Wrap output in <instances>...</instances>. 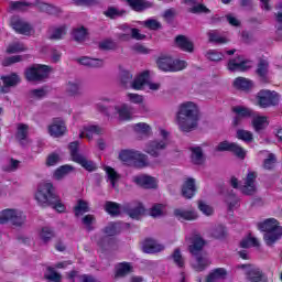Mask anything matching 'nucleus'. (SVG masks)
Wrapping results in <instances>:
<instances>
[{
	"label": "nucleus",
	"instance_id": "nucleus-1",
	"mask_svg": "<svg viewBox=\"0 0 282 282\" xmlns=\"http://www.w3.org/2000/svg\"><path fill=\"white\" fill-rule=\"evenodd\" d=\"M176 121L181 131L191 133L193 129H197L199 108L193 101L182 104L176 115Z\"/></svg>",
	"mask_w": 282,
	"mask_h": 282
},
{
	"label": "nucleus",
	"instance_id": "nucleus-2",
	"mask_svg": "<svg viewBox=\"0 0 282 282\" xmlns=\"http://www.w3.org/2000/svg\"><path fill=\"white\" fill-rule=\"evenodd\" d=\"M35 199L42 208L52 206V208L57 213H65L66 210L65 204L61 202V196L56 194V189L52 183L41 184L35 193Z\"/></svg>",
	"mask_w": 282,
	"mask_h": 282
},
{
	"label": "nucleus",
	"instance_id": "nucleus-3",
	"mask_svg": "<svg viewBox=\"0 0 282 282\" xmlns=\"http://www.w3.org/2000/svg\"><path fill=\"white\" fill-rule=\"evenodd\" d=\"M204 246H206V240L202 238V235L195 234L191 238L188 252L192 257L196 258V264L194 265V270H196V272H204V270L210 265V260H208L206 254H204Z\"/></svg>",
	"mask_w": 282,
	"mask_h": 282
},
{
	"label": "nucleus",
	"instance_id": "nucleus-4",
	"mask_svg": "<svg viewBox=\"0 0 282 282\" xmlns=\"http://www.w3.org/2000/svg\"><path fill=\"white\" fill-rule=\"evenodd\" d=\"M258 230L264 232L263 239L267 246H274L282 237L281 223L276 218H268L258 224Z\"/></svg>",
	"mask_w": 282,
	"mask_h": 282
},
{
	"label": "nucleus",
	"instance_id": "nucleus-5",
	"mask_svg": "<svg viewBox=\"0 0 282 282\" xmlns=\"http://www.w3.org/2000/svg\"><path fill=\"white\" fill-rule=\"evenodd\" d=\"M119 160L127 164L128 166H132V169H147L150 166L149 156L137 150H121L119 152Z\"/></svg>",
	"mask_w": 282,
	"mask_h": 282
},
{
	"label": "nucleus",
	"instance_id": "nucleus-6",
	"mask_svg": "<svg viewBox=\"0 0 282 282\" xmlns=\"http://www.w3.org/2000/svg\"><path fill=\"white\" fill-rule=\"evenodd\" d=\"M11 10H23V8H37L40 12H45L46 14H61L63 11L61 8L36 0L35 2L26 1H15L10 3Z\"/></svg>",
	"mask_w": 282,
	"mask_h": 282
},
{
	"label": "nucleus",
	"instance_id": "nucleus-7",
	"mask_svg": "<svg viewBox=\"0 0 282 282\" xmlns=\"http://www.w3.org/2000/svg\"><path fill=\"white\" fill-rule=\"evenodd\" d=\"M79 147H80V143L78 141H73L68 145L73 162H76V164H79V166L85 169V171H88V173H94V171L98 170V166L94 161L87 160L85 155L78 153Z\"/></svg>",
	"mask_w": 282,
	"mask_h": 282
},
{
	"label": "nucleus",
	"instance_id": "nucleus-8",
	"mask_svg": "<svg viewBox=\"0 0 282 282\" xmlns=\"http://www.w3.org/2000/svg\"><path fill=\"white\" fill-rule=\"evenodd\" d=\"M120 223H109L108 226L104 228V232L107 236L101 237L98 240V246L102 250H107V248H113L116 246V235L120 232Z\"/></svg>",
	"mask_w": 282,
	"mask_h": 282
},
{
	"label": "nucleus",
	"instance_id": "nucleus-9",
	"mask_svg": "<svg viewBox=\"0 0 282 282\" xmlns=\"http://www.w3.org/2000/svg\"><path fill=\"white\" fill-rule=\"evenodd\" d=\"M50 76V66L33 64L24 72V77L29 83H41Z\"/></svg>",
	"mask_w": 282,
	"mask_h": 282
},
{
	"label": "nucleus",
	"instance_id": "nucleus-10",
	"mask_svg": "<svg viewBox=\"0 0 282 282\" xmlns=\"http://www.w3.org/2000/svg\"><path fill=\"white\" fill-rule=\"evenodd\" d=\"M260 109H269V107H276L279 105V93L269 89H261L256 96Z\"/></svg>",
	"mask_w": 282,
	"mask_h": 282
},
{
	"label": "nucleus",
	"instance_id": "nucleus-11",
	"mask_svg": "<svg viewBox=\"0 0 282 282\" xmlns=\"http://www.w3.org/2000/svg\"><path fill=\"white\" fill-rule=\"evenodd\" d=\"M156 65L161 72H182L186 69V61L173 59L170 56H161L156 59Z\"/></svg>",
	"mask_w": 282,
	"mask_h": 282
},
{
	"label": "nucleus",
	"instance_id": "nucleus-12",
	"mask_svg": "<svg viewBox=\"0 0 282 282\" xmlns=\"http://www.w3.org/2000/svg\"><path fill=\"white\" fill-rule=\"evenodd\" d=\"M25 214L17 209H3L0 214V224H8L10 221L12 226L21 227L25 224Z\"/></svg>",
	"mask_w": 282,
	"mask_h": 282
},
{
	"label": "nucleus",
	"instance_id": "nucleus-13",
	"mask_svg": "<svg viewBox=\"0 0 282 282\" xmlns=\"http://www.w3.org/2000/svg\"><path fill=\"white\" fill-rule=\"evenodd\" d=\"M161 137L163 140L161 141H151L147 147V153L152 158H159L160 151H164L166 149V140L169 139V131L161 129L160 130Z\"/></svg>",
	"mask_w": 282,
	"mask_h": 282
},
{
	"label": "nucleus",
	"instance_id": "nucleus-14",
	"mask_svg": "<svg viewBox=\"0 0 282 282\" xmlns=\"http://www.w3.org/2000/svg\"><path fill=\"white\" fill-rule=\"evenodd\" d=\"M254 74L262 85H270V62L265 58H259Z\"/></svg>",
	"mask_w": 282,
	"mask_h": 282
},
{
	"label": "nucleus",
	"instance_id": "nucleus-15",
	"mask_svg": "<svg viewBox=\"0 0 282 282\" xmlns=\"http://www.w3.org/2000/svg\"><path fill=\"white\" fill-rule=\"evenodd\" d=\"M216 151H229V153H234V155L240 158V160L246 159V150L235 142L223 141L217 145Z\"/></svg>",
	"mask_w": 282,
	"mask_h": 282
},
{
	"label": "nucleus",
	"instance_id": "nucleus-16",
	"mask_svg": "<svg viewBox=\"0 0 282 282\" xmlns=\"http://www.w3.org/2000/svg\"><path fill=\"white\" fill-rule=\"evenodd\" d=\"M248 63H250V61L243 59L241 55H238L228 61L227 69L229 72H248L250 69Z\"/></svg>",
	"mask_w": 282,
	"mask_h": 282
},
{
	"label": "nucleus",
	"instance_id": "nucleus-17",
	"mask_svg": "<svg viewBox=\"0 0 282 282\" xmlns=\"http://www.w3.org/2000/svg\"><path fill=\"white\" fill-rule=\"evenodd\" d=\"M257 172H249L247 174L245 185L240 187L242 195L252 196L257 193Z\"/></svg>",
	"mask_w": 282,
	"mask_h": 282
},
{
	"label": "nucleus",
	"instance_id": "nucleus-18",
	"mask_svg": "<svg viewBox=\"0 0 282 282\" xmlns=\"http://www.w3.org/2000/svg\"><path fill=\"white\" fill-rule=\"evenodd\" d=\"M67 131V126L63 118H54L53 123L48 126V133L52 138H62Z\"/></svg>",
	"mask_w": 282,
	"mask_h": 282
},
{
	"label": "nucleus",
	"instance_id": "nucleus-19",
	"mask_svg": "<svg viewBox=\"0 0 282 282\" xmlns=\"http://www.w3.org/2000/svg\"><path fill=\"white\" fill-rule=\"evenodd\" d=\"M247 282H268V276L260 268L251 267L246 271Z\"/></svg>",
	"mask_w": 282,
	"mask_h": 282
},
{
	"label": "nucleus",
	"instance_id": "nucleus-20",
	"mask_svg": "<svg viewBox=\"0 0 282 282\" xmlns=\"http://www.w3.org/2000/svg\"><path fill=\"white\" fill-rule=\"evenodd\" d=\"M174 43L182 52H188L189 54L195 52V44L186 35H177Z\"/></svg>",
	"mask_w": 282,
	"mask_h": 282
},
{
	"label": "nucleus",
	"instance_id": "nucleus-21",
	"mask_svg": "<svg viewBox=\"0 0 282 282\" xmlns=\"http://www.w3.org/2000/svg\"><path fill=\"white\" fill-rule=\"evenodd\" d=\"M134 184L141 188H158L155 177L149 175H138L133 177Z\"/></svg>",
	"mask_w": 282,
	"mask_h": 282
},
{
	"label": "nucleus",
	"instance_id": "nucleus-22",
	"mask_svg": "<svg viewBox=\"0 0 282 282\" xmlns=\"http://www.w3.org/2000/svg\"><path fill=\"white\" fill-rule=\"evenodd\" d=\"M197 193V187L195 186V178H187L182 186V195L185 199H193Z\"/></svg>",
	"mask_w": 282,
	"mask_h": 282
},
{
	"label": "nucleus",
	"instance_id": "nucleus-23",
	"mask_svg": "<svg viewBox=\"0 0 282 282\" xmlns=\"http://www.w3.org/2000/svg\"><path fill=\"white\" fill-rule=\"evenodd\" d=\"M133 12H144L153 8V2L147 0H126Z\"/></svg>",
	"mask_w": 282,
	"mask_h": 282
},
{
	"label": "nucleus",
	"instance_id": "nucleus-24",
	"mask_svg": "<svg viewBox=\"0 0 282 282\" xmlns=\"http://www.w3.org/2000/svg\"><path fill=\"white\" fill-rule=\"evenodd\" d=\"M269 124L270 121H268L267 116H259L254 112L251 121V127H253V131H256V133H259V131H263Z\"/></svg>",
	"mask_w": 282,
	"mask_h": 282
},
{
	"label": "nucleus",
	"instance_id": "nucleus-25",
	"mask_svg": "<svg viewBox=\"0 0 282 282\" xmlns=\"http://www.w3.org/2000/svg\"><path fill=\"white\" fill-rule=\"evenodd\" d=\"M12 28L18 32V34H23L24 36H30L34 29L30 23L23 22L21 20H14L12 22Z\"/></svg>",
	"mask_w": 282,
	"mask_h": 282
},
{
	"label": "nucleus",
	"instance_id": "nucleus-26",
	"mask_svg": "<svg viewBox=\"0 0 282 282\" xmlns=\"http://www.w3.org/2000/svg\"><path fill=\"white\" fill-rule=\"evenodd\" d=\"M228 276V271L224 268H216L206 276L205 282H220Z\"/></svg>",
	"mask_w": 282,
	"mask_h": 282
},
{
	"label": "nucleus",
	"instance_id": "nucleus-27",
	"mask_svg": "<svg viewBox=\"0 0 282 282\" xmlns=\"http://www.w3.org/2000/svg\"><path fill=\"white\" fill-rule=\"evenodd\" d=\"M234 87L235 89H238L239 91H250L252 87H254V82L251 79H248L246 77H237L234 80Z\"/></svg>",
	"mask_w": 282,
	"mask_h": 282
},
{
	"label": "nucleus",
	"instance_id": "nucleus-28",
	"mask_svg": "<svg viewBox=\"0 0 282 282\" xmlns=\"http://www.w3.org/2000/svg\"><path fill=\"white\" fill-rule=\"evenodd\" d=\"M164 246L158 245L155 240L147 238L143 242V252L147 254H155V252H162Z\"/></svg>",
	"mask_w": 282,
	"mask_h": 282
},
{
	"label": "nucleus",
	"instance_id": "nucleus-29",
	"mask_svg": "<svg viewBox=\"0 0 282 282\" xmlns=\"http://www.w3.org/2000/svg\"><path fill=\"white\" fill-rule=\"evenodd\" d=\"M124 212L131 219H140L142 216V213H144V206H142V203H138V205L133 208L129 204H126L123 207Z\"/></svg>",
	"mask_w": 282,
	"mask_h": 282
},
{
	"label": "nucleus",
	"instance_id": "nucleus-30",
	"mask_svg": "<svg viewBox=\"0 0 282 282\" xmlns=\"http://www.w3.org/2000/svg\"><path fill=\"white\" fill-rule=\"evenodd\" d=\"M77 63H79V65H85V67H93V68L102 67V65H105V62L102 59L91 58L87 56L77 58Z\"/></svg>",
	"mask_w": 282,
	"mask_h": 282
},
{
	"label": "nucleus",
	"instance_id": "nucleus-31",
	"mask_svg": "<svg viewBox=\"0 0 282 282\" xmlns=\"http://www.w3.org/2000/svg\"><path fill=\"white\" fill-rule=\"evenodd\" d=\"M94 133L96 135H100L102 133V128L100 126H87L84 128V132L79 133V138H88V140H91L94 138Z\"/></svg>",
	"mask_w": 282,
	"mask_h": 282
},
{
	"label": "nucleus",
	"instance_id": "nucleus-32",
	"mask_svg": "<svg viewBox=\"0 0 282 282\" xmlns=\"http://www.w3.org/2000/svg\"><path fill=\"white\" fill-rule=\"evenodd\" d=\"M132 270L131 263L129 262H120L116 265L115 279H120L122 276H127Z\"/></svg>",
	"mask_w": 282,
	"mask_h": 282
},
{
	"label": "nucleus",
	"instance_id": "nucleus-33",
	"mask_svg": "<svg viewBox=\"0 0 282 282\" xmlns=\"http://www.w3.org/2000/svg\"><path fill=\"white\" fill-rule=\"evenodd\" d=\"M147 78H149V70L142 72L140 76L134 78V80L131 83V88L140 91V89L147 85Z\"/></svg>",
	"mask_w": 282,
	"mask_h": 282
},
{
	"label": "nucleus",
	"instance_id": "nucleus-34",
	"mask_svg": "<svg viewBox=\"0 0 282 282\" xmlns=\"http://www.w3.org/2000/svg\"><path fill=\"white\" fill-rule=\"evenodd\" d=\"M174 216L182 221H193L194 219H197L195 213L184 209H174Z\"/></svg>",
	"mask_w": 282,
	"mask_h": 282
},
{
	"label": "nucleus",
	"instance_id": "nucleus-35",
	"mask_svg": "<svg viewBox=\"0 0 282 282\" xmlns=\"http://www.w3.org/2000/svg\"><path fill=\"white\" fill-rule=\"evenodd\" d=\"M1 80L4 87H17L21 83V77L17 73H11L10 75L2 76Z\"/></svg>",
	"mask_w": 282,
	"mask_h": 282
},
{
	"label": "nucleus",
	"instance_id": "nucleus-36",
	"mask_svg": "<svg viewBox=\"0 0 282 282\" xmlns=\"http://www.w3.org/2000/svg\"><path fill=\"white\" fill-rule=\"evenodd\" d=\"M54 237H56V232H54V228L42 227L40 231V239L43 241V243H50V241H52Z\"/></svg>",
	"mask_w": 282,
	"mask_h": 282
},
{
	"label": "nucleus",
	"instance_id": "nucleus-37",
	"mask_svg": "<svg viewBox=\"0 0 282 282\" xmlns=\"http://www.w3.org/2000/svg\"><path fill=\"white\" fill-rule=\"evenodd\" d=\"M105 210L110 215V217H118L120 216V204L116 202L108 200L105 204Z\"/></svg>",
	"mask_w": 282,
	"mask_h": 282
},
{
	"label": "nucleus",
	"instance_id": "nucleus-38",
	"mask_svg": "<svg viewBox=\"0 0 282 282\" xmlns=\"http://www.w3.org/2000/svg\"><path fill=\"white\" fill-rule=\"evenodd\" d=\"M189 151L192 152L193 164H204V152L202 150V147L189 148Z\"/></svg>",
	"mask_w": 282,
	"mask_h": 282
},
{
	"label": "nucleus",
	"instance_id": "nucleus-39",
	"mask_svg": "<svg viewBox=\"0 0 282 282\" xmlns=\"http://www.w3.org/2000/svg\"><path fill=\"white\" fill-rule=\"evenodd\" d=\"M210 235L214 239H226L228 237V229L224 225H218L212 229Z\"/></svg>",
	"mask_w": 282,
	"mask_h": 282
},
{
	"label": "nucleus",
	"instance_id": "nucleus-40",
	"mask_svg": "<svg viewBox=\"0 0 282 282\" xmlns=\"http://www.w3.org/2000/svg\"><path fill=\"white\" fill-rule=\"evenodd\" d=\"M29 129H30V127L25 123H20L18 126V130L15 133V140H18V142H20V144H23V140H28Z\"/></svg>",
	"mask_w": 282,
	"mask_h": 282
},
{
	"label": "nucleus",
	"instance_id": "nucleus-41",
	"mask_svg": "<svg viewBox=\"0 0 282 282\" xmlns=\"http://www.w3.org/2000/svg\"><path fill=\"white\" fill-rule=\"evenodd\" d=\"M104 14L107 17V19H118L120 17H124L127 11L124 9L118 10L116 7H108V9L104 11Z\"/></svg>",
	"mask_w": 282,
	"mask_h": 282
},
{
	"label": "nucleus",
	"instance_id": "nucleus-42",
	"mask_svg": "<svg viewBox=\"0 0 282 282\" xmlns=\"http://www.w3.org/2000/svg\"><path fill=\"white\" fill-rule=\"evenodd\" d=\"M234 113H237V116H240L242 118H252L254 117V110L242 107V106H236L232 108Z\"/></svg>",
	"mask_w": 282,
	"mask_h": 282
},
{
	"label": "nucleus",
	"instance_id": "nucleus-43",
	"mask_svg": "<svg viewBox=\"0 0 282 282\" xmlns=\"http://www.w3.org/2000/svg\"><path fill=\"white\" fill-rule=\"evenodd\" d=\"M85 213H89V204L84 199H79L74 207L75 217H80V215H85Z\"/></svg>",
	"mask_w": 282,
	"mask_h": 282
},
{
	"label": "nucleus",
	"instance_id": "nucleus-44",
	"mask_svg": "<svg viewBox=\"0 0 282 282\" xmlns=\"http://www.w3.org/2000/svg\"><path fill=\"white\" fill-rule=\"evenodd\" d=\"M239 246L240 248H259V240L249 234L248 237L240 241Z\"/></svg>",
	"mask_w": 282,
	"mask_h": 282
},
{
	"label": "nucleus",
	"instance_id": "nucleus-45",
	"mask_svg": "<svg viewBox=\"0 0 282 282\" xmlns=\"http://www.w3.org/2000/svg\"><path fill=\"white\" fill-rule=\"evenodd\" d=\"M72 171H74V166L62 165L55 170L54 177L55 180H63L65 175H68V173H72Z\"/></svg>",
	"mask_w": 282,
	"mask_h": 282
},
{
	"label": "nucleus",
	"instance_id": "nucleus-46",
	"mask_svg": "<svg viewBox=\"0 0 282 282\" xmlns=\"http://www.w3.org/2000/svg\"><path fill=\"white\" fill-rule=\"evenodd\" d=\"M46 270L48 272L44 274V279H46V281L61 282L63 280V275L56 272L53 267H47Z\"/></svg>",
	"mask_w": 282,
	"mask_h": 282
},
{
	"label": "nucleus",
	"instance_id": "nucleus-47",
	"mask_svg": "<svg viewBox=\"0 0 282 282\" xmlns=\"http://www.w3.org/2000/svg\"><path fill=\"white\" fill-rule=\"evenodd\" d=\"M67 34V26L62 25L53 29V33L50 35L51 41H61L63 36Z\"/></svg>",
	"mask_w": 282,
	"mask_h": 282
},
{
	"label": "nucleus",
	"instance_id": "nucleus-48",
	"mask_svg": "<svg viewBox=\"0 0 282 282\" xmlns=\"http://www.w3.org/2000/svg\"><path fill=\"white\" fill-rule=\"evenodd\" d=\"M236 138L238 140H242V142H252L254 140L252 132L243 129L237 130Z\"/></svg>",
	"mask_w": 282,
	"mask_h": 282
},
{
	"label": "nucleus",
	"instance_id": "nucleus-49",
	"mask_svg": "<svg viewBox=\"0 0 282 282\" xmlns=\"http://www.w3.org/2000/svg\"><path fill=\"white\" fill-rule=\"evenodd\" d=\"M25 45L21 42H13L8 45L7 54H19V52H25Z\"/></svg>",
	"mask_w": 282,
	"mask_h": 282
},
{
	"label": "nucleus",
	"instance_id": "nucleus-50",
	"mask_svg": "<svg viewBox=\"0 0 282 282\" xmlns=\"http://www.w3.org/2000/svg\"><path fill=\"white\" fill-rule=\"evenodd\" d=\"M73 39L77 43H80V42L85 41V39H87V29H85V26H82L79 29H75L73 31Z\"/></svg>",
	"mask_w": 282,
	"mask_h": 282
},
{
	"label": "nucleus",
	"instance_id": "nucleus-51",
	"mask_svg": "<svg viewBox=\"0 0 282 282\" xmlns=\"http://www.w3.org/2000/svg\"><path fill=\"white\" fill-rule=\"evenodd\" d=\"M105 171H106V174L108 176V180H109L111 186L112 187L116 186V183L118 182V178L120 177L118 175V172H116V170L111 166H106Z\"/></svg>",
	"mask_w": 282,
	"mask_h": 282
},
{
	"label": "nucleus",
	"instance_id": "nucleus-52",
	"mask_svg": "<svg viewBox=\"0 0 282 282\" xmlns=\"http://www.w3.org/2000/svg\"><path fill=\"white\" fill-rule=\"evenodd\" d=\"M188 12H191V14H210V9H208L206 4L198 3L189 8Z\"/></svg>",
	"mask_w": 282,
	"mask_h": 282
},
{
	"label": "nucleus",
	"instance_id": "nucleus-53",
	"mask_svg": "<svg viewBox=\"0 0 282 282\" xmlns=\"http://www.w3.org/2000/svg\"><path fill=\"white\" fill-rule=\"evenodd\" d=\"M205 57L207 58V61L218 63L219 61H223L224 55L216 50H209L205 53Z\"/></svg>",
	"mask_w": 282,
	"mask_h": 282
},
{
	"label": "nucleus",
	"instance_id": "nucleus-54",
	"mask_svg": "<svg viewBox=\"0 0 282 282\" xmlns=\"http://www.w3.org/2000/svg\"><path fill=\"white\" fill-rule=\"evenodd\" d=\"M274 164H276V156L274 153H270L267 159L263 161V169L265 171H272L274 169Z\"/></svg>",
	"mask_w": 282,
	"mask_h": 282
},
{
	"label": "nucleus",
	"instance_id": "nucleus-55",
	"mask_svg": "<svg viewBox=\"0 0 282 282\" xmlns=\"http://www.w3.org/2000/svg\"><path fill=\"white\" fill-rule=\"evenodd\" d=\"M226 203L228 204V212L232 213L236 206L239 205V198L237 197V195L230 193L226 198Z\"/></svg>",
	"mask_w": 282,
	"mask_h": 282
},
{
	"label": "nucleus",
	"instance_id": "nucleus-56",
	"mask_svg": "<svg viewBox=\"0 0 282 282\" xmlns=\"http://www.w3.org/2000/svg\"><path fill=\"white\" fill-rule=\"evenodd\" d=\"M171 259H173L175 265H177V268H183L184 267V258L182 257V251L180 250V248H176L174 250V252L171 256Z\"/></svg>",
	"mask_w": 282,
	"mask_h": 282
},
{
	"label": "nucleus",
	"instance_id": "nucleus-57",
	"mask_svg": "<svg viewBox=\"0 0 282 282\" xmlns=\"http://www.w3.org/2000/svg\"><path fill=\"white\" fill-rule=\"evenodd\" d=\"M94 221H96V217H94V215L91 214L84 216L82 219V224L86 226L88 232H91V230H94V226H91Z\"/></svg>",
	"mask_w": 282,
	"mask_h": 282
},
{
	"label": "nucleus",
	"instance_id": "nucleus-58",
	"mask_svg": "<svg viewBox=\"0 0 282 282\" xmlns=\"http://www.w3.org/2000/svg\"><path fill=\"white\" fill-rule=\"evenodd\" d=\"M144 28L148 30H162V23L155 19H148L144 21Z\"/></svg>",
	"mask_w": 282,
	"mask_h": 282
},
{
	"label": "nucleus",
	"instance_id": "nucleus-59",
	"mask_svg": "<svg viewBox=\"0 0 282 282\" xmlns=\"http://www.w3.org/2000/svg\"><path fill=\"white\" fill-rule=\"evenodd\" d=\"M134 131H137V133H142L143 135H149V133H151V126L140 122L134 126Z\"/></svg>",
	"mask_w": 282,
	"mask_h": 282
},
{
	"label": "nucleus",
	"instance_id": "nucleus-60",
	"mask_svg": "<svg viewBox=\"0 0 282 282\" xmlns=\"http://www.w3.org/2000/svg\"><path fill=\"white\" fill-rule=\"evenodd\" d=\"M120 120H131V111H129V107L127 104H123L121 108L118 110Z\"/></svg>",
	"mask_w": 282,
	"mask_h": 282
},
{
	"label": "nucleus",
	"instance_id": "nucleus-61",
	"mask_svg": "<svg viewBox=\"0 0 282 282\" xmlns=\"http://www.w3.org/2000/svg\"><path fill=\"white\" fill-rule=\"evenodd\" d=\"M120 80L123 87H127L128 83L133 80V75L129 70H121L120 73Z\"/></svg>",
	"mask_w": 282,
	"mask_h": 282
},
{
	"label": "nucleus",
	"instance_id": "nucleus-62",
	"mask_svg": "<svg viewBox=\"0 0 282 282\" xmlns=\"http://www.w3.org/2000/svg\"><path fill=\"white\" fill-rule=\"evenodd\" d=\"M58 162H61L58 153L53 152L46 158V166H56Z\"/></svg>",
	"mask_w": 282,
	"mask_h": 282
},
{
	"label": "nucleus",
	"instance_id": "nucleus-63",
	"mask_svg": "<svg viewBox=\"0 0 282 282\" xmlns=\"http://www.w3.org/2000/svg\"><path fill=\"white\" fill-rule=\"evenodd\" d=\"M198 209L200 210V213L203 215H207V217H210V215H213V213H214L213 207H210L209 205L204 203V200L198 202Z\"/></svg>",
	"mask_w": 282,
	"mask_h": 282
},
{
	"label": "nucleus",
	"instance_id": "nucleus-64",
	"mask_svg": "<svg viewBox=\"0 0 282 282\" xmlns=\"http://www.w3.org/2000/svg\"><path fill=\"white\" fill-rule=\"evenodd\" d=\"M99 50L109 51V50H116V42L112 40H105L99 43Z\"/></svg>",
	"mask_w": 282,
	"mask_h": 282
}]
</instances>
